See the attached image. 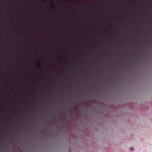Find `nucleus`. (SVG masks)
<instances>
[{
	"label": "nucleus",
	"instance_id": "1",
	"mask_svg": "<svg viewBox=\"0 0 152 152\" xmlns=\"http://www.w3.org/2000/svg\"><path fill=\"white\" fill-rule=\"evenodd\" d=\"M130 150L132 151H133V148L132 147L131 148H130Z\"/></svg>",
	"mask_w": 152,
	"mask_h": 152
},
{
	"label": "nucleus",
	"instance_id": "2",
	"mask_svg": "<svg viewBox=\"0 0 152 152\" xmlns=\"http://www.w3.org/2000/svg\"><path fill=\"white\" fill-rule=\"evenodd\" d=\"M73 65H76V63H74L73 64H72Z\"/></svg>",
	"mask_w": 152,
	"mask_h": 152
}]
</instances>
